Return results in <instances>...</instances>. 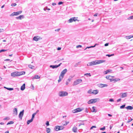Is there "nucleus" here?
Instances as JSON below:
<instances>
[{
	"instance_id": "8fccbe9b",
	"label": "nucleus",
	"mask_w": 133,
	"mask_h": 133,
	"mask_svg": "<svg viewBox=\"0 0 133 133\" xmlns=\"http://www.w3.org/2000/svg\"><path fill=\"white\" fill-rule=\"evenodd\" d=\"M82 46L80 45H79L76 46V48H78L79 47H81Z\"/></svg>"
},
{
	"instance_id": "69168bd1",
	"label": "nucleus",
	"mask_w": 133,
	"mask_h": 133,
	"mask_svg": "<svg viewBox=\"0 0 133 133\" xmlns=\"http://www.w3.org/2000/svg\"><path fill=\"white\" fill-rule=\"evenodd\" d=\"M5 133H9V131H6Z\"/></svg>"
},
{
	"instance_id": "39448f33",
	"label": "nucleus",
	"mask_w": 133,
	"mask_h": 133,
	"mask_svg": "<svg viewBox=\"0 0 133 133\" xmlns=\"http://www.w3.org/2000/svg\"><path fill=\"white\" fill-rule=\"evenodd\" d=\"M22 12V11H18L17 12H14L11 14L10 16H14L18 15L21 14Z\"/></svg>"
},
{
	"instance_id": "58836bf2",
	"label": "nucleus",
	"mask_w": 133,
	"mask_h": 133,
	"mask_svg": "<svg viewBox=\"0 0 133 133\" xmlns=\"http://www.w3.org/2000/svg\"><path fill=\"white\" fill-rule=\"evenodd\" d=\"M125 105L124 104V105H123L120 107V108L121 109H123V108H124L125 107Z\"/></svg>"
},
{
	"instance_id": "f03ea898",
	"label": "nucleus",
	"mask_w": 133,
	"mask_h": 133,
	"mask_svg": "<svg viewBox=\"0 0 133 133\" xmlns=\"http://www.w3.org/2000/svg\"><path fill=\"white\" fill-rule=\"evenodd\" d=\"M67 72V70L66 69H64L61 72L59 76V79L58 80V82L59 83L61 81V80L63 78L65 74Z\"/></svg>"
},
{
	"instance_id": "1a4fd4ad",
	"label": "nucleus",
	"mask_w": 133,
	"mask_h": 133,
	"mask_svg": "<svg viewBox=\"0 0 133 133\" xmlns=\"http://www.w3.org/2000/svg\"><path fill=\"white\" fill-rule=\"evenodd\" d=\"M82 80L80 79H77L74 82V85H77L82 82Z\"/></svg>"
},
{
	"instance_id": "2eb2a0df",
	"label": "nucleus",
	"mask_w": 133,
	"mask_h": 133,
	"mask_svg": "<svg viewBox=\"0 0 133 133\" xmlns=\"http://www.w3.org/2000/svg\"><path fill=\"white\" fill-rule=\"evenodd\" d=\"M24 17V16L23 15H20L18 17H16V18L17 19H19L21 20L22 18H23Z\"/></svg>"
},
{
	"instance_id": "bb28decb",
	"label": "nucleus",
	"mask_w": 133,
	"mask_h": 133,
	"mask_svg": "<svg viewBox=\"0 0 133 133\" xmlns=\"http://www.w3.org/2000/svg\"><path fill=\"white\" fill-rule=\"evenodd\" d=\"M112 71L111 70H108L105 71H104L105 72V74H107L108 73Z\"/></svg>"
},
{
	"instance_id": "f8f14e48",
	"label": "nucleus",
	"mask_w": 133,
	"mask_h": 133,
	"mask_svg": "<svg viewBox=\"0 0 133 133\" xmlns=\"http://www.w3.org/2000/svg\"><path fill=\"white\" fill-rule=\"evenodd\" d=\"M114 76H112L110 75H108L107 76H106V78L107 79L110 80V81H111L112 79Z\"/></svg>"
},
{
	"instance_id": "49530a36",
	"label": "nucleus",
	"mask_w": 133,
	"mask_h": 133,
	"mask_svg": "<svg viewBox=\"0 0 133 133\" xmlns=\"http://www.w3.org/2000/svg\"><path fill=\"white\" fill-rule=\"evenodd\" d=\"M127 37H128V38L129 39H130L132 37H133L132 36H127Z\"/></svg>"
},
{
	"instance_id": "ea45409f",
	"label": "nucleus",
	"mask_w": 133,
	"mask_h": 133,
	"mask_svg": "<svg viewBox=\"0 0 133 133\" xmlns=\"http://www.w3.org/2000/svg\"><path fill=\"white\" fill-rule=\"evenodd\" d=\"M69 123V122H67L64 124H63V125L64 126L68 124Z\"/></svg>"
},
{
	"instance_id": "09e8293b",
	"label": "nucleus",
	"mask_w": 133,
	"mask_h": 133,
	"mask_svg": "<svg viewBox=\"0 0 133 133\" xmlns=\"http://www.w3.org/2000/svg\"><path fill=\"white\" fill-rule=\"evenodd\" d=\"M109 101L110 102H113L114 101V100L112 99H109Z\"/></svg>"
},
{
	"instance_id": "a878e982",
	"label": "nucleus",
	"mask_w": 133,
	"mask_h": 133,
	"mask_svg": "<svg viewBox=\"0 0 133 133\" xmlns=\"http://www.w3.org/2000/svg\"><path fill=\"white\" fill-rule=\"evenodd\" d=\"M33 121V120H32L31 119H30L28 120L27 122V124H29L30 123L32 122Z\"/></svg>"
},
{
	"instance_id": "c03bdc74",
	"label": "nucleus",
	"mask_w": 133,
	"mask_h": 133,
	"mask_svg": "<svg viewBox=\"0 0 133 133\" xmlns=\"http://www.w3.org/2000/svg\"><path fill=\"white\" fill-rule=\"evenodd\" d=\"M46 124L47 126H49V122L48 121H46Z\"/></svg>"
},
{
	"instance_id": "aec40b11",
	"label": "nucleus",
	"mask_w": 133,
	"mask_h": 133,
	"mask_svg": "<svg viewBox=\"0 0 133 133\" xmlns=\"http://www.w3.org/2000/svg\"><path fill=\"white\" fill-rule=\"evenodd\" d=\"M13 114H14L15 115H17V110L16 108H15L14 109Z\"/></svg>"
},
{
	"instance_id": "3c124183",
	"label": "nucleus",
	"mask_w": 133,
	"mask_h": 133,
	"mask_svg": "<svg viewBox=\"0 0 133 133\" xmlns=\"http://www.w3.org/2000/svg\"><path fill=\"white\" fill-rule=\"evenodd\" d=\"M29 68H31V69H32V67H33V66H32L31 65H29Z\"/></svg>"
},
{
	"instance_id": "de8ad7c7",
	"label": "nucleus",
	"mask_w": 133,
	"mask_h": 133,
	"mask_svg": "<svg viewBox=\"0 0 133 133\" xmlns=\"http://www.w3.org/2000/svg\"><path fill=\"white\" fill-rule=\"evenodd\" d=\"M63 3V2H59L58 3V5H60V4H62Z\"/></svg>"
},
{
	"instance_id": "473e14b6",
	"label": "nucleus",
	"mask_w": 133,
	"mask_h": 133,
	"mask_svg": "<svg viewBox=\"0 0 133 133\" xmlns=\"http://www.w3.org/2000/svg\"><path fill=\"white\" fill-rule=\"evenodd\" d=\"M10 119V118L9 117H7L5 118L4 119V120H9Z\"/></svg>"
},
{
	"instance_id": "6ab92c4d",
	"label": "nucleus",
	"mask_w": 133,
	"mask_h": 133,
	"mask_svg": "<svg viewBox=\"0 0 133 133\" xmlns=\"http://www.w3.org/2000/svg\"><path fill=\"white\" fill-rule=\"evenodd\" d=\"M121 96L122 98H124L125 97L127 96V93L126 92L122 93Z\"/></svg>"
},
{
	"instance_id": "412c9836",
	"label": "nucleus",
	"mask_w": 133,
	"mask_h": 133,
	"mask_svg": "<svg viewBox=\"0 0 133 133\" xmlns=\"http://www.w3.org/2000/svg\"><path fill=\"white\" fill-rule=\"evenodd\" d=\"M25 88V84H24L21 88V89L22 90H24Z\"/></svg>"
},
{
	"instance_id": "e433bc0d",
	"label": "nucleus",
	"mask_w": 133,
	"mask_h": 133,
	"mask_svg": "<svg viewBox=\"0 0 133 133\" xmlns=\"http://www.w3.org/2000/svg\"><path fill=\"white\" fill-rule=\"evenodd\" d=\"M16 5V3H13L11 4V6H15Z\"/></svg>"
},
{
	"instance_id": "bf43d9fd",
	"label": "nucleus",
	"mask_w": 133,
	"mask_h": 133,
	"mask_svg": "<svg viewBox=\"0 0 133 133\" xmlns=\"http://www.w3.org/2000/svg\"><path fill=\"white\" fill-rule=\"evenodd\" d=\"M112 127H113V125H112V126L110 125V129H112Z\"/></svg>"
},
{
	"instance_id": "423d86ee",
	"label": "nucleus",
	"mask_w": 133,
	"mask_h": 133,
	"mask_svg": "<svg viewBox=\"0 0 133 133\" xmlns=\"http://www.w3.org/2000/svg\"><path fill=\"white\" fill-rule=\"evenodd\" d=\"M68 93L66 92H60L59 93V95L60 96L63 97L67 95Z\"/></svg>"
},
{
	"instance_id": "f257e3e1",
	"label": "nucleus",
	"mask_w": 133,
	"mask_h": 133,
	"mask_svg": "<svg viewBox=\"0 0 133 133\" xmlns=\"http://www.w3.org/2000/svg\"><path fill=\"white\" fill-rule=\"evenodd\" d=\"M105 62V60H101L98 61H95L89 63L87 64L88 66H90L94 65L96 64H101V63L104 62Z\"/></svg>"
},
{
	"instance_id": "20e7f679",
	"label": "nucleus",
	"mask_w": 133,
	"mask_h": 133,
	"mask_svg": "<svg viewBox=\"0 0 133 133\" xmlns=\"http://www.w3.org/2000/svg\"><path fill=\"white\" fill-rule=\"evenodd\" d=\"M98 99V98H95L90 99L88 102V103L89 104L94 103L97 102Z\"/></svg>"
},
{
	"instance_id": "4468645a",
	"label": "nucleus",
	"mask_w": 133,
	"mask_h": 133,
	"mask_svg": "<svg viewBox=\"0 0 133 133\" xmlns=\"http://www.w3.org/2000/svg\"><path fill=\"white\" fill-rule=\"evenodd\" d=\"M120 79L119 78H116L114 79L113 78L111 81H113L114 82H115L120 81Z\"/></svg>"
},
{
	"instance_id": "4d7b16f0",
	"label": "nucleus",
	"mask_w": 133,
	"mask_h": 133,
	"mask_svg": "<svg viewBox=\"0 0 133 133\" xmlns=\"http://www.w3.org/2000/svg\"><path fill=\"white\" fill-rule=\"evenodd\" d=\"M121 99H120V98H119V99H118L117 100V102H119V101H121Z\"/></svg>"
},
{
	"instance_id": "7c9ffc66",
	"label": "nucleus",
	"mask_w": 133,
	"mask_h": 133,
	"mask_svg": "<svg viewBox=\"0 0 133 133\" xmlns=\"http://www.w3.org/2000/svg\"><path fill=\"white\" fill-rule=\"evenodd\" d=\"M14 123V122L13 121H10L7 124V125H9V124H13V123Z\"/></svg>"
},
{
	"instance_id": "cd10ccee",
	"label": "nucleus",
	"mask_w": 133,
	"mask_h": 133,
	"mask_svg": "<svg viewBox=\"0 0 133 133\" xmlns=\"http://www.w3.org/2000/svg\"><path fill=\"white\" fill-rule=\"evenodd\" d=\"M88 92L89 94H92L93 90L91 89H90L88 91Z\"/></svg>"
},
{
	"instance_id": "f704fd0d",
	"label": "nucleus",
	"mask_w": 133,
	"mask_h": 133,
	"mask_svg": "<svg viewBox=\"0 0 133 133\" xmlns=\"http://www.w3.org/2000/svg\"><path fill=\"white\" fill-rule=\"evenodd\" d=\"M84 75H86L87 76H91L90 73H86L84 74Z\"/></svg>"
},
{
	"instance_id": "680f3d73",
	"label": "nucleus",
	"mask_w": 133,
	"mask_h": 133,
	"mask_svg": "<svg viewBox=\"0 0 133 133\" xmlns=\"http://www.w3.org/2000/svg\"><path fill=\"white\" fill-rule=\"evenodd\" d=\"M108 116H109L111 117V116H112V115H110V114H108Z\"/></svg>"
},
{
	"instance_id": "9d476101",
	"label": "nucleus",
	"mask_w": 133,
	"mask_h": 133,
	"mask_svg": "<svg viewBox=\"0 0 133 133\" xmlns=\"http://www.w3.org/2000/svg\"><path fill=\"white\" fill-rule=\"evenodd\" d=\"M42 38L39 36H36L34 37L33 38V40L36 41H37L39 40H41Z\"/></svg>"
},
{
	"instance_id": "338daca9",
	"label": "nucleus",
	"mask_w": 133,
	"mask_h": 133,
	"mask_svg": "<svg viewBox=\"0 0 133 133\" xmlns=\"http://www.w3.org/2000/svg\"><path fill=\"white\" fill-rule=\"evenodd\" d=\"M12 55V54L10 55H9V56H11Z\"/></svg>"
},
{
	"instance_id": "a211bd4d",
	"label": "nucleus",
	"mask_w": 133,
	"mask_h": 133,
	"mask_svg": "<svg viewBox=\"0 0 133 133\" xmlns=\"http://www.w3.org/2000/svg\"><path fill=\"white\" fill-rule=\"evenodd\" d=\"M107 85L106 84H100L99 85V87L101 88H103L107 86Z\"/></svg>"
},
{
	"instance_id": "9b49d317",
	"label": "nucleus",
	"mask_w": 133,
	"mask_h": 133,
	"mask_svg": "<svg viewBox=\"0 0 133 133\" xmlns=\"http://www.w3.org/2000/svg\"><path fill=\"white\" fill-rule=\"evenodd\" d=\"M62 64V63H61L59 64L58 65H51L50 66V67H51L53 69L57 68L59 66H60L61 64Z\"/></svg>"
},
{
	"instance_id": "864d4df0",
	"label": "nucleus",
	"mask_w": 133,
	"mask_h": 133,
	"mask_svg": "<svg viewBox=\"0 0 133 133\" xmlns=\"http://www.w3.org/2000/svg\"><path fill=\"white\" fill-rule=\"evenodd\" d=\"M97 13H96L95 14H94V17H96V16H97Z\"/></svg>"
},
{
	"instance_id": "79ce46f5",
	"label": "nucleus",
	"mask_w": 133,
	"mask_h": 133,
	"mask_svg": "<svg viewBox=\"0 0 133 133\" xmlns=\"http://www.w3.org/2000/svg\"><path fill=\"white\" fill-rule=\"evenodd\" d=\"M105 129V127H103L102 128H100V130H104Z\"/></svg>"
},
{
	"instance_id": "5701e85b",
	"label": "nucleus",
	"mask_w": 133,
	"mask_h": 133,
	"mask_svg": "<svg viewBox=\"0 0 133 133\" xmlns=\"http://www.w3.org/2000/svg\"><path fill=\"white\" fill-rule=\"evenodd\" d=\"M98 90H93L92 94H96L98 93Z\"/></svg>"
},
{
	"instance_id": "e2e57ef3",
	"label": "nucleus",
	"mask_w": 133,
	"mask_h": 133,
	"mask_svg": "<svg viewBox=\"0 0 133 133\" xmlns=\"http://www.w3.org/2000/svg\"><path fill=\"white\" fill-rule=\"evenodd\" d=\"M3 30V29H0V32H2V31Z\"/></svg>"
},
{
	"instance_id": "a18cd8bd",
	"label": "nucleus",
	"mask_w": 133,
	"mask_h": 133,
	"mask_svg": "<svg viewBox=\"0 0 133 133\" xmlns=\"http://www.w3.org/2000/svg\"><path fill=\"white\" fill-rule=\"evenodd\" d=\"M96 128V126H92L91 128H90V129H93V128Z\"/></svg>"
},
{
	"instance_id": "2f4dec72",
	"label": "nucleus",
	"mask_w": 133,
	"mask_h": 133,
	"mask_svg": "<svg viewBox=\"0 0 133 133\" xmlns=\"http://www.w3.org/2000/svg\"><path fill=\"white\" fill-rule=\"evenodd\" d=\"M55 128H56V131H58L59 130H58V129H59V126H56L55 127Z\"/></svg>"
},
{
	"instance_id": "b1692460",
	"label": "nucleus",
	"mask_w": 133,
	"mask_h": 133,
	"mask_svg": "<svg viewBox=\"0 0 133 133\" xmlns=\"http://www.w3.org/2000/svg\"><path fill=\"white\" fill-rule=\"evenodd\" d=\"M40 78V76L38 75H36L34 77L32 78L33 79H39Z\"/></svg>"
},
{
	"instance_id": "c756f323",
	"label": "nucleus",
	"mask_w": 133,
	"mask_h": 133,
	"mask_svg": "<svg viewBox=\"0 0 133 133\" xmlns=\"http://www.w3.org/2000/svg\"><path fill=\"white\" fill-rule=\"evenodd\" d=\"M59 129L58 130H62L64 129V127L63 126H59Z\"/></svg>"
},
{
	"instance_id": "052dcab7",
	"label": "nucleus",
	"mask_w": 133,
	"mask_h": 133,
	"mask_svg": "<svg viewBox=\"0 0 133 133\" xmlns=\"http://www.w3.org/2000/svg\"><path fill=\"white\" fill-rule=\"evenodd\" d=\"M10 61V59H6L5 60V61Z\"/></svg>"
},
{
	"instance_id": "603ef678",
	"label": "nucleus",
	"mask_w": 133,
	"mask_h": 133,
	"mask_svg": "<svg viewBox=\"0 0 133 133\" xmlns=\"http://www.w3.org/2000/svg\"><path fill=\"white\" fill-rule=\"evenodd\" d=\"M108 45H109V43H106L105 44H104V45L105 46H108Z\"/></svg>"
},
{
	"instance_id": "6e6d98bb",
	"label": "nucleus",
	"mask_w": 133,
	"mask_h": 133,
	"mask_svg": "<svg viewBox=\"0 0 133 133\" xmlns=\"http://www.w3.org/2000/svg\"><path fill=\"white\" fill-rule=\"evenodd\" d=\"M61 48H60V47H58V48H57V50H61Z\"/></svg>"
},
{
	"instance_id": "0eeeda50",
	"label": "nucleus",
	"mask_w": 133,
	"mask_h": 133,
	"mask_svg": "<svg viewBox=\"0 0 133 133\" xmlns=\"http://www.w3.org/2000/svg\"><path fill=\"white\" fill-rule=\"evenodd\" d=\"M77 17H75L71 18L68 20V22L69 23H72L74 21L75 22L76 21H78L77 20Z\"/></svg>"
},
{
	"instance_id": "13d9d810",
	"label": "nucleus",
	"mask_w": 133,
	"mask_h": 133,
	"mask_svg": "<svg viewBox=\"0 0 133 133\" xmlns=\"http://www.w3.org/2000/svg\"><path fill=\"white\" fill-rule=\"evenodd\" d=\"M56 3H53L52 4V5H56Z\"/></svg>"
},
{
	"instance_id": "dca6fc26",
	"label": "nucleus",
	"mask_w": 133,
	"mask_h": 133,
	"mask_svg": "<svg viewBox=\"0 0 133 133\" xmlns=\"http://www.w3.org/2000/svg\"><path fill=\"white\" fill-rule=\"evenodd\" d=\"M96 107H92L91 110L92 112H97V110L96 109Z\"/></svg>"
},
{
	"instance_id": "c85d7f7f",
	"label": "nucleus",
	"mask_w": 133,
	"mask_h": 133,
	"mask_svg": "<svg viewBox=\"0 0 133 133\" xmlns=\"http://www.w3.org/2000/svg\"><path fill=\"white\" fill-rule=\"evenodd\" d=\"M4 88H5L7 90H13L14 89L13 88H6L5 87H4Z\"/></svg>"
},
{
	"instance_id": "c9c22d12",
	"label": "nucleus",
	"mask_w": 133,
	"mask_h": 133,
	"mask_svg": "<svg viewBox=\"0 0 133 133\" xmlns=\"http://www.w3.org/2000/svg\"><path fill=\"white\" fill-rule=\"evenodd\" d=\"M114 54H112L111 55H109V54L107 55H106V56H108L109 57H110L111 56H114Z\"/></svg>"
},
{
	"instance_id": "0e129e2a",
	"label": "nucleus",
	"mask_w": 133,
	"mask_h": 133,
	"mask_svg": "<svg viewBox=\"0 0 133 133\" xmlns=\"http://www.w3.org/2000/svg\"><path fill=\"white\" fill-rule=\"evenodd\" d=\"M4 6V5L2 6L1 8H3Z\"/></svg>"
},
{
	"instance_id": "37998d69",
	"label": "nucleus",
	"mask_w": 133,
	"mask_h": 133,
	"mask_svg": "<svg viewBox=\"0 0 133 133\" xmlns=\"http://www.w3.org/2000/svg\"><path fill=\"white\" fill-rule=\"evenodd\" d=\"M133 19V16H130L128 18V19Z\"/></svg>"
},
{
	"instance_id": "4be33fe9",
	"label": "nucleus",
	"mask_w": 133,
	"mask_h": 133,
	"mask_svg": "<svg viewBox=\"0 0 133 133\" xmlns=\"http://www.w3.org/2000/svg\"><path fill=\"white\" fill-rule=\"evenodd\" d=\"M77 128L76 127H74L72 128V131L75 132H77Z\"/></svg>"
},
{
	"instance_id": "774afa93",
	"label": "nucleus",
	"mask_w": 133,
	"mask_h": 133,
	"mask_svg": "<svg viewBox=\"0 0 133 133\" xmlns=\"http://www.w3.org/2000/svg\"><path fill=\"white\" fill-rule=\"evenodd\" d=\"M68 82H66V85H67L68 84Z\"/></svg>"
},
{
	"instance_id": "7ed1b4c3",
	"label": "nucleus",
	"mask_w": 133,
	"mask_h": 133,
	"mask_svg": "<svg viewBox=\"0 0 133 133\" xmlns=\"http://www.w3.org/2000/svg\"><path fill=\"white\" fill-rule=\"evenodd\" d=\"M25 72L24 71L20 72H14L11 73V76L13 77H15V76H19L22 75H24L25 74Z\"/></svg>"
},
{
	"instance_id": "4c0bfd02",
	"label": "nucleus",
	"mask_w": 133,
	"mask_h": 133,
	"mask_svg": "<svg viewBox=\"0 0 133 133\" xmlns=\"http://www.w3.org/2000/svg\"><path fill=\"white\" fill-rule=\"evenodd\" d=\"M7 50L2 49L0 50V52L7 51Z\"/></svg>"
},
{
	"instance_id": "f3484780",
	"label": "nucleus",
	"mask_w": 133,
	"mask_h": 133,
	"mask_svg": "<svg viewBox=\"0 0 133 133\" xmlns=\"http://www.w3.org/2000/svg\"><path fill=\"white\" fill-rule=\"evenodd\" d=\"M125 108H126L127 110H131L133 109V107L130 106H129L126 107Z\"/></svg>"
},
{
	"instance_id": "5fc2aeb1",
	"label": "nucleus",
	"mask_w": 133,
	"mask_h": 133,
	"mask_svg": "<svg viewBox=\"0 0 133 133\" xmlns=\"http://www.w3.org/2000/svg\"><path fill=\"white\" fill-rule=\"evenodd\" d=\"M60 30V29H58L55 30V31H58Z\"/></svg>"
},
{
	"instance_id": "a19ab883",
	"label": "nucleus",
	"mask_w": 133,
	"mask_h": 133,
	"mask_svg": "<svg viewBox=\"0 0 133 133\" xmlns=\"http://www.w3.org/2000/svg\"><path fill=\"white\" fill-rule=\"evenodd\" d=\"M97 45V44H96L94 46H90V47H87V48H93V47H95L96 45Z\"/></svg>"
},
{
	"instance_id": "72a5a7b5",
	"label": "nucleus",
	"mask_w": 133,
	"mask_h": 133,
	"mask_svg": "<svg viewBox=\"0 0 133 133\" xmlns=\"http://www.w3.org/2000/svg\"><path fill=\"white\" fill-rule=\"evenodd\" d=\"M50 129L49 128H47L46 129V131L47 133H48L50 132Z\"/></svg>"
},
{
	"instance_id": "6e6552de",
	"label": "nucleus",
	"mask_w": 133,
	"mask_h": 133,
	"mask_svg": "<svg viewBox=\"0 0 133 133\" xmlns=\"http://www.w3.org/2000/svg\"><path fill=\"white\" fill-rule=\"evenodd\" d=\"M83 109L81 108H79L74 110L72 111V112L74 113H75L80 112Z\"/></svg>"
},
{
	"instance_id": "ddd939ff",
	"label": "nucleus",
	"mask_w": 133,
	"mask_h": 133,
	"mask_svg": "<svg viewBox=\"0 0 133 133\" xmlns=\"http://www.w3.org/2000/svg\"><path fill=\"white\" fill-rule=\"evenodd\" d=\"M24 110H23L22 111H21L19 114V117L20 118H22L24 114Z\"/></svg>"
},
{
	"instance_id": "393cba45",
	"label": "nucleus",
	"mask_w": 133,
	"mask_h": 133,
	"mask_svg": "<svg viewBox=\"0 0 133 133\" xmlns=\"http://www.w3.org/2000/svg\"><path fill=\"white\" fill-rule=\"evenodd\" d=\"M37 113V112H35L32 114V118H31L32 119V120H33V119L34 118L35 116V115Z\"/></svg>"
}]
</instances>
